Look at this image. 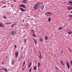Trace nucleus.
<instances>
[{"label":"nucleus","mask_w":72,"mask_h":72,"mask_svg":"<svg viewBox=\"0 0 72 72\" xmlns=\"http://www.w3.org/2000/svg\"><path fill=\"white\" fill-rule=\"evenodd\" d=\"M66 66H67L69 69V68H70V65L69 64H67Z\"/></svg>","instance_id":"0eeeda50"},{"label":"nucleus","mask_w":72,"mask_h":72,"mask_svg":"<svg viewBox=\"0 0 72 72\" xmlns=\"http://www.w3.org/2000/svg\"><path fill=\"white\" fill-rule=\"evenodd\" d=\"M14 60H12V64H14Z\"/></svg>","instance_id":"2eb2a0df"},{"label":"nucleus","mask_w":72,"mask_h":72,"mask_svg":"<svg viewBox=\"0 0 72 72\" xmlns=\"http://www.w3.org/2000/svg\"><path fill=\"white\" fill-rule=\"evenodd\" d=\"M6 7V6H4L3 7V8H5V7Z\"/></svg>","instance_id":"37998d69"},{"label":"nucleus","mask_w":72,"mask_h":72,"mask_svg":"<svg viewBox=\"0 0 72 72\" xmlns=\"http://www.w3.org/2000/svg\"><path fill=\"white\" fill-rule=\"evenodd\" d=\"M68 49H69V50L70 51H71V50L69 49V48H68Z\"/></svg>","instance_id":"a18cd8bd"},{"label":"nucleus","mask_w":72,"mask_h":72,"mask_svg":"<svg viewBox=\"0 0 72 72\" xmlns=\"http://www.w3.org/2000/svg\"><path fill=\"white\" fill-rule=\"evenodd\" d=\"M3 2H3H3H2V3H3Z\"/></svg>","instance_id":"864d4df0"},{"label":"nucleus","mask_w":72,"mask_h":72,"mask_svg":"<svg viewBox=\"0 0 72 72\" xmlns=\"http://www.w3.org/2000/svg\"><path fill=\"white\" fill-rule=\"evenodd\" d=\"M45 39L46 40H48V36H46L45 37Z\"/></svg>","instance_id":"f3484780"},{"label":"nucleus","mask_w":72,"mask_h":72,"mask_svg":"<svg viewBox=\"0 0 72 72\" xmlns=\"http://www.w3.org/2000/svg\"><path fill=\"white\" fill-rule=\"evenodd\" d=\"M33 37H36V35H35L34 34V33H33Z\"/></svg>","instance_id":"aec40b11"},{"label":"nucleus","mask_w":72,"mask_h":72,"mask_svg":"<svg viewBox=\"0 0 72 72\" xmlns=\"http://www.w3.org/2000/svg\"><path fill=\"white\" fill-rule=\"evenodd\" d=\"M66 63H67V64H68V62H66Z\"/></svg>","instance_id":"79ce46f5"},{"label":"nucleus","mask_w":72,"mask_h":72,"mask_svg":"<svg viewBox=\"0 0 72 72\" xmlns=\"http://www.w3.org/2000/svg\"><path fill=\"white\" fill-rule=\"evenodd\" d=\"M39 40L40 41H42V39H41V38H40L39 39Z\"/></svg>","instance_id":"c85d7f7f"},{"label":"nucleus","mask_w":72,"mask_h":72,"mask_svg":"<svg viewBox=\"0 0 72 72\" xmlns=\"http://www.w3.org/2000/svg\"><path fill=\"white\" fill-rule=\"evenodd\" d=\"M14 26V24H12L11 26V27H12Z\"/></svg>","instance_id":"473e14b6"},{"label":"nucleus","mask_w":72,"mask_h":72,"mask_svg":"<svg viewBox=\"0 0 72 72\" xmlns=\"http://www.w3.org/2000/svg\"><path fill=\"white\" fill-rule=\"evenodd\" d=\"M62 29V27H60L58 29V30H60Z\"/></svg>","instance_id":"cd10ccee"},{"label":"nucleus","mask_w":72,"mask_h":72,"mask_svg":"<svg viewBox=\"0 0 72 72\" xmlns=\"http://www.w3.org/2000/svg\"><path fill=\"white\" fill-rule=\"evenodd\" d=\"M24 20H23V22H24Z\"/></svg>","instance_id":"de8ad7c7"},{"label":"nucleus","mask_w":72,"mask_h":72,"mask_svg":"<svg viewBox=\"0 0 72 72\" xmlns=\"http://www.w3.org/2000/svg\"><path fill=\"white\" fill-rule=\"evenodd\" d=\"M3 4H5V2Z\"/></svg>","instance_id":"6e6d98bb"},{"label":"nucleus","mask_w":72,"mask_h":72,"mask_svg":"<svg viewBox=\"0 0 72 72\" xmlns=\"http://www.w3.org/2000/svg\"><path fill=\"white\" fill-rule=\"evenodd\" d=\"M22 3H27V1L26 0H24L22 1Z\"/></svg>","instance_id":"9b49d317"},{"label":"nucleus","mask_w":72,"mask_h":72,"mask_svg":"<svg viewBox=\"0 0 72 72\" xmlns=\"http://www.w3.org/2000/svg\"><path fill=\"white\" fill-rule=\"evenodd\" d=\"M34 42H35V44H36V42H37L36 40H34Z\"/></svg>","instance_id":"c756f323"},{"label":"nucleus","mask_w":72,"mask_h":72,"mask_svg":"<svg viewBox=\"0 0 72 72\" xmlns=\"http://www.w3.org/2000/svg\"><path fill=\"white\" fill-rule=\"evenodd\" d=\"M20 6V7H22V8H26V6L23 4H21Z\"/></svg>","instance_id":"f257e3e1"},{"label":"nucleus","mask_w":72,"mask_h":72,"mask_svg":"<svg viewBox=\"0 0 72 72\" xmlns=\"http://www.w3.org/2000/svg\"><path fill=\"white\" fill-rule=\"evenodd\" d=\"M24 64H25V62H24L23 63V66H24Z\"/></svg>","instance_id":"f704fd0d"},{"label":"nucleus","mask_w":72,"mask_h":72,"mask_svg":"<svg viewBox=\"0 0 72 72\" xmlns=\"http://www.w3.org/2000/svg\"><path fill=\"white\" fill-rule=\"evenodd\" d=\"M48 22H50V21H51V17H50L49 18H48Z\"/></svg>","instance_id":"ddd939ff"},{"label":"nucleus","mask_w":72,"mask_h":72,"mask_svg":"<svg viewBox=\"0 0 72 72\" xmlns=\"http://www.w3.org/2000/svg\"><path fill=\"white\" fill-rule=\"evenodd\" d=\"M67 9H68V10H71L72 9V8L71 7V6H68V7Z\"/></svg>","instance_id":"7ed1b4c3"},{"label":"nucleus","mask_w":72,"mask_h":72,"mask_svg":"<svg viewBox=\"0 0 72 72\" xmlns=\"http://www.w3.org/2000/svg\"><path fill=\"white\" fill-rule=\"evenodd\" d=\"M33 72H36V71H33Z\"/></svg>","instance_id":"13d9d810"},{"label":"nucleus","mask_w":72,"mask_h":72,"mask_svg":"<svg viewBox=\"0 0 72 72\" xmlns=\"http://www.w3.org/2000/svg\"><path fill=\"white\" fill-rule=\"evenodd\" d=\"M39 3H37L35 4V5H39Z\"/></svg>","instance_id":"e433bc0d"},{"label":"nucleus","mask_w":72,"mask_h":72,"mask_svg":"<svg viewBox=\"0 0 72 72\" xmlns=\"http://www.w3.org/2000/svg\"><path fill=\"white\" fill-rule=\"evenodd\" d=\"M68 3L70 4H72L71 6H72V1H69L68 2Z\"/></svg>","instance_id":"1a4fd4ad"},{"label":"nucleus","mask_w":72,"mask_h":72,"mask_svg":"<svg viewBox=\"0 0 72 72\" xmlns=\"http://www.w3.org/2000/svg\"><path fill=\"white\" fill-rule=\"evenodd\" d=\"M21 50H22L23 49V47L21 46Z\"/></svg>","instance_id":"a19ab883"},{"label":"nucleus","mask_w":72,"mask_h":72,"mask_svg":"<svg viewBox=\"0 0 72 72\" xmlns=\"http://www.w3.org/2000/svg\"><path fill=\"white\" fill-rule=\"evenodd\" d=\"M30 69H32V67H31Z\"/></svg>","instance_id":"09e8293b"},{"label":"nucleus","mask_w":72,"mask_h":72,"mask_svg":"<svg viewBox=\"0 0 72 72\" xmlns=\"http://www.w3.org/2000/svg\"><path fill=\"white\" fill-rule=\"evenodd\" d=\"M69 17H71V18H72V15H69Z\"/></svg>","instance_id":"2f4dec72"},{"label":"nucleus","mask_w":72,"mask_h":72,"mask_svg":"<svg viewBox=\"0 0 72 72\" xmlns=\"http://www.w3.org/2000/svg\"><path fill=\"white\" fill-rule=\"evenodd\" d=\"M71 13H72V11L71 12Z\"/></svg>","instance_id":"603ef678"},{"label":"nucleus","mask_w":72,"mask_h":72,"mask_svg":"<svg viewBox=\"0 0 72 72\" xmlns=\"http://www.w3.org/2000/svg\"><path fill=\"white\" fill-rule=\"evenodd\" d=\"M14 46L15 48H17V47H16V45L15 44Z\"/></svg>","instance_id":"58836bf2"},{"label":"nucleus","mask_w":72,"mask_h":72,"mask_svg":"<svg viewBox=\"0 0 72 72\" xmlns=\"http://www.w3.org/2000/svg\"><path fill=\"white\" fill-rule=\"evenodd\" d=\"M39 57L40 59H41V53H40V56H39Z\"/></svg>","instance_id":"4468645a"},{"label":"nucleus","mask_w":72,"mask_h":72,"mask_svg":"<svg viewBox=\"0 0 72 72\" xmlns=\"http://www.w3.org/2000/svg\"><path fill=\"white\" fill-rule=\"evenodd\" d=\"M40 65H41V64L39 62H38V66H40Z\"/></svg>","instance_id":"a211bd4d"},{"label":"nucleus","mask_w":72,"mask_h":72,"mask_svg":"<svg viewBox=\"0 0 72 72\" xmlns=\"http://www.w3.org/2000/svg\"><path fill=\"white\" fill-rule=\"evenodd\" d=\"M63 29V28H62V29Z\"/></svg>","instance_id":"8fccbe9b"},{"label":"nucleus","mask_w":72,"mask_h":72,"mask_svg":"<svg viewBox=\"0 0 72 72\" xmlns=\"http://www.w3.org/2000/svg\"><path fill=\"white\" fill-rule=\"evenodd\" d=\"M31 64H32V63H30V64H29V68H30V67H31Z\"/></svg>","instance_id":"bb28decb"},{"label":"nucleus","mask_w":72,"mask_h":72,"mask_svg":"<svg viewBox=\"0 0 72 72\" xmlns=\"http://www.w3.org/2000/svg\"><path fill=\"white\" fill-rule=\"evenodd\" d=\"M19 9H20L21 10L22 12H25V10H23V8L21 7H20Z\"/></svg>","instance_id":"f03ea898"},{"label":"nucleus","mask_w":72,"mask_h":72,"mask_svg":"<svg viewBox=\"0 0 72 72\" xmlns=\"http://www.w3.org/2000/svg\"><path fill=\"white\" fill-rule=\"evenodd\" d=\"M44 5H42L41 6V9H43V8H44Z\"/></svg>","instance_id":"4be33fe9"},{"label":"nucleus","mask_w":72,"mask_h":72,"mask_svg":"<svg viewBox=\"0 0 72 72\" xmlns=\"http://www.w3.org/2000/svg\"><path fill=\"white\" fill-rule=\"evenodd\" d=\"M47 14H51V13L50 12H48L46 13V15Z\"/></svg>","instance_id":"423d86ee"},{"label":"nucleus","mask_w":72,"mask_h":72,"mask_svg":"<svg viewBox=\"0 0 72 72\" xmlns=\"http://www.w3.org/2000/svg\"><path fill=\"white\" fill-rule=\"evenodd\" d=\"M22 69L23 71H24V68H22Z\"/></svg>","instance_id":"ea45409f"},{"label":"nucleus","mask_w":72,"mask_h":72,"mask_svg":"<svg viewBox=\"0 0 72 72\" xmlns=\"http://www.w3.org/2000/svg\"><path fill=\"white\" fill-rule=\"evenodd\" d=\"M24 42H25V43H26V40L24 39Z\"/></svg>","instance_id":"72a5a7b5"},{"label":"nucleus","mask_w":72,"mask_h":72,"mask_svg":"<svg viewBox=\"0 0 72 72\" xmlns=\"http://www.w3.org/2000/svg\"><path fill=\"white\" fill-rule=\"evenodd\" d=\"M11 34H12V35H15L16 33H15V32L13 31L11 32Z\"/></svg>","instance_id":"20e7f679"},{"label":"nucleus","mask_w":72,"mask_h":72,"mask_svg":"<svg viewBox=\"0 0 72 72\" xmlns=\"http://www.w3.org/2000/svg\"><path fill=\"white\" fill-rule=\"evenodd\" d=\"M63 51L62 50H61L60 51L61 54H62V55H63Z\"/></svg>","instance_id":"6ab92c4d"},{"label":"nucleus","mask_w":72,"mask_h":72,"mask_svg":"<svg viewBox=\"0 0 72 72\" xmlns=\"http://www.w3.org/2000/svg\"><path fill=\"white\" fill-rule=\"evenodd\" d=\"M2 64H3V62L2 63Z\"/></svg>","instance_id":"3c124183"},{"label":"nucleus","mask_w":72,"mask_h":72,"mask_svg":"<svg viewBox=\"0 0 72 72\" xmlns=\"http://www.w3.org/2000/svg\"><path fill=\"white\" fill-rule=\"evenodd\" d=\"M55 68L56 69L58 70V71H59V69H58V68H57V66L55 67Z\"/></svg>","instance_id":"393cba45"},{"label":"nucleus","mask_w":72,"mask_h":72,"mask_svg":"<svg viewBox=\"0 0 72 72\" xmlns=\"http://www.w3.org/2000/svg\"><path fill=\"white\" fill-rule=\"evenodd\" d=\"M15 55H16L17 57H18V52H16Z\"/></svg>","instance_id":"9d476101"},{"label":"nucleus","mask_w":72,"mask_h":72,"mask_svg":"<svg viewBox=\"0 0 72 72\" xmlns=\"http://www.w3.org/2000/svg\"><path fill=\"white\" fill-rule=\"evenodd\" d=\"M3 18H4V19H7V18L5 16H4Z\"/></svg>","instance_id":"7c9ffc66"},{"label":"nucleus","mask_w":72,"mask_h":72,"mask_svg":"<svg viewBox=\"0 0 72 72\" xmlns=\"http://www.w3.org/2000/svg\"><path fill=\"white\" fill-rule=\"evenodd\" d=\"M67 33H68L69 35H70V34H71V33H72V32L71 31L70 32H67Z\"/></svg>","instance_id":"f8f14e48"},{"label":"nucleus","mask_w":72,"mask_h":72,"mask_svg":"<svg viewBox=\"0 0 72 72\" xmlns=\"http://www.w3.org/2000/svg\"><path fill=\"white\" fill-rule=\"evenodd\" d=\"M32 32H33V33H35V32L34 31V30H33L32 29Z\"/></svg>","instance_id":"b1692460"},{"label":"nucleus","mask_w":72,"mask_h":72,"mask_svg":"<svg viewBox=\"0 0 72 72\" xmlns=\"http://www.w3.org/2000/svg\"><path fill=\"white\" fill-rule=\"evenodd\" d=\"M7 13L8 15L9 14V12H7Z\"/></svg>","instance_id":"c03bdc74"},{"label":"nucleus","mask_w":72,"mask_h":72,"mask_svg":"<svg viewBox=\"0 0 72 72\" xmlns=\"http://www.w3.org/2000/svg\"><path fill=\"white\" fill-rule=\"evenodd\" d=\"M6 24H12V23L11 22H6Z\"/></svg>","instance_id":"a878e982"},{"label":"nucleus","mask_w":72,"mask_h":72,"mask_svg":"<svg viewBox=\"0 0 72 72\" xmlns=\"http://www.w3.org/2000/svg\"><path fill=\"white\" fill-rule=\"evenodd\" d=\"M14 1H15V0H14Z\"/></svg>","instance_id":"5fc2aeb1"},{"label":"nucleus","mask_w":72,"mask_h":72,"mask_svg":"<svg viewBox=\"0 0 72 72\" xmlns=\"http://www.w3.org/2000/svg\"><path fill=\"white\" fill-rule=\"evenodd\" d=\"M31 70L32 69H30L29 70V72H31Z\"/></svg>","instance_id":"4c0bfd02"},{"label":"nucleus","mask_w":72,"mask_h":72,"mask_svg":"<svg viewBox=\"0 0 72 72\" xmlns=\"http://www.w3.org/2000/svg\"><path fill=\"white\" fill-rule=\"evenodd\" d=\"M22 57V56H21V57Z\"/></svg>","instance_id":"4d7b16f0"},{"label":"nucleus","mask_w":72,"mask_h":72,"mask_svg":"<svg viewBox=\"0 0 72 72\" xmlns=\"http://www.w3.org/2000/svg\"><path fill=\"white\" fill-rule=\"evenodd\" d=\"M37 4L35 5V6L34 7V9L35 10H36V8H37Z\"/></svg>","instance_id":"39448f33"},{"label":"nucleus","mask_w":72,"mask_h":72,"mask_svg":"<svg viewBox=\"0 0 72 72\" xmlns=\"http://www.w3.org/2000/svg\"><path fill=\"white\" fill-rule=\"evenodd\" d=\"M1 70H3V69H0V71H1Z\"/></svg>","instance_id":"49530a36"},{"label":"nucleus","mask_w":72,"mask_h":72,"mask_svg":"<svg viewBox=\"0 0 72 72\" xmlns=\"http://www.w3.org/2000/svg\"><path fill=\"white\" fill-rule=\"evenodd\" d=\"M70 63H71V65H72V61H70Z\"/></svg>","instance_id":"c9c22d12"},{"label":"nucleus","mask_w":72,"mask_h":72,"mask_svg":"<svg viewBox=\"0 0 72 72\" xmlns=\"http://www.w3.org/2000/svg\"><path fill=\"white\" fill-rule=\"evenodd\" d=\"M61 63L62 64H63V66H64V64H63V61H62L61 60Z\"/></svg>","instance_id":"412c9836"},{"label":"nucleus","mask_w":72,"mask_h":72,"mask_svg":"<svg viewBox=\"0 0 72 72\" xmlns=\"http://www.w3.org/2000/svg\"><path fill=\"white\" fill-rule=\"evenodd\" d=\"M3 27V24L0 23V27Z\"/></svg>","instance_id":"dca6fc26"},{"label":"nucleus","mask_w":72,"mask_h":72,"mask_svg":"<svg viewBox=\"0 0 72 72\" xmlns=\"http://www.w3.org/2000/svg\"><path fill=\"white\" fill-rule=\"evenodd\" d=\"M37 67V66H35L34 67V69L35 70H36V69H37L36 68Z\"/></svg>","instance_id":"5701e85b"},{"label":"nucleus","mask_w":72,"mask_h":72,"mask_svg":"<svg viewBox=\"0 0 72 72\" xmlns=\"http://www.w3.org/2000/svg\"><path fill=\"white\" fill-rule=\"evenodd\" d=\"M2 69H4V71H6V72H8L7 69H5V68H2Z\"/></svg>","instance_id":"6e6552de"}]
</instances>
